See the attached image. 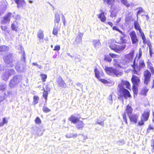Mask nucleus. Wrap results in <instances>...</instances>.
Wrapping results in <instances>:
<instances>
[{"label":"nucleus","instance_id":"nucleus-12","mask_svg":"<svg viewBox=\"0 0 154 154\" xmlns=\"http://www.w3.org/2000/svg\"><path fill=\"white\" fill-rule=\"evenodd\" d=\"M37 37L39 39V42H42L43 41L44 38V34L43 31L42 29H40L37 33Z\"/></svg>","mask_w":154,"mask_h":154},{"label":"nucleus","instance_id":"nucleus-3","mask_svg":"<svg viewBox=\"0 0 154 154\" xmlns=\"http://www.w3.org/2000/svg\"><path fill=\"white\" fill-rule=\"evenodd\" d=\"M4 61L7 64L8 67H13L15 64V61L13 59V57L11 54H8L4 58Z\"/></svg>","mask_w":154,"mask_h":154},{"label":"nucleus","instance_id":"nucleus-55","mask_svg":"<svg viewBox=\"0 0 154 154\" xmlns=\"http://www.w3.org/2000/svg\"><path fill=\"white\" fill-rule=\"evenodd\" d=\"M120 40L122 43H125L126 42V40L124 38V37H121L120 38Z\"/></svg>","mask_w":154,"mask_h":154},{"label":"nucleus","instance_id":"nucleus-54","mask_svg":"<svg viewBox=\"0 0 154 154\" xmlns=\"http://www.w3.org/2000/svg\"><path fill=\"white\" fill-rule=\"evenodd\" d=\"M1 28L2 30L5 31H6L7 29V27L6 26H1Z\"/></svg>","mask_w":154,"mask_h":154},{"label":"nucleus","instance_id":"nucleus-37","mask_svg":"<svg viewBox=\"0 0 154 154\" xmlns=\"http://www.w3.org/2000/svg\"><path fill=\"white\" fill-rule=\"evenodd\" d=\"M122 4L126 6L127 7H129L130 5L128 3V2L127 0H121Z\"/></svg>","mask_w":154,"mask_h":154},{"label":"nucleus","instance_id":"nucleus-19","mask_svg":"<svg viewBox=\"0 0 154 154\" xmlns=\"http://www.w3.org/2000/svg\"><path fill=\"white\" fill-rule=\"evenodd\" d=\"M129 117L131 122H133L135 123L137 122L138 118V116L137 115H133Z\"/></svg>","mask_w":154,"mask_h":154},{"label":"nucleus","instance_id":"nucleus-52","mask_svg":"<svg viewBox=\"0 0 154 154\" xmlns=\"http://www.w3.org/2000/svg\"><path fill=\"white\" fill-rule=\"evenodd\" d=\"M137 85H133V92H134V93H137Z\"/></svg>","mask_w":154,"mask_h":154},{"label":"nucleus","instance_id":"nucleus-63","mask_svg":"<svg viewBox=\"0 0 154 154\" xmlns=\"http://www.w3.org/2000/svg\"><path fill=\"white\" fill-rule=\"evenodd\" d=\"M46 91H47V92L49 91H50V89L48 87V85H47L46 86Z\"/></svg>","mask_w":154,"mask_h":154},{"label":"nucleus","instance_id":"nucleus-26","mask_svg":"<svg viewBox=\"0 0 154 154\" xmlns=\"http://www.w3.org/2000/svg\"><path fill=\"white\" fill-rule=\"evenodd\" d=\"M6 72L10 77L11 75L15 74V71L13 69H9L6 70Z\"/></svg>","mask_w":154,"mask_h":154},{"label":"nucleus","instance_id":"nucleus-13","mask_svg":"<svg viewBox=\"0 0 154 154\" xmlns=\"http://www.w3.org/2000/svg\"><path fill=\"white\" fill-rule=\"evenodd\" d=\"M17 5L18 8L23 7L26 5L25 2L24 0H14Z\"/></svg>","mask_w":154,"mask_h":154},{"label":"nucleus","instance_id":"nucleus-22","mask_svg":"<svg viewBox=\"0 0 154 154\" xmlns=\"http://www.w3.org/2000/svg\"><path fill=\"white\" fill-rule=\"evenodd\" d=\"M69 120L74 124L77 123L79 121V119L78 118L72 116L69 118Z\"/></svg>","mask_w":154,"mask_h":154},{"label":"nucleus","instance_id":"nucleus-56","mask_svg":"<svg viewBox=\"0 0 154 154\" xmlns=\"http://www.w3.org/2000/svg\"><path fill=\"white\" fill-rule=\"evenodd\" d=\"M109 100V102L110 104H112V96L110 95L108 97Z\"/></svg>","mask_w":154,"mask_h":154},{"label":"nucleus","instance_id":"nucleus-31","mask_svg":"<svg viewBox=\"0 0 154 154\" xmlns=\"http://www.w3.org/2000/svg\"><path fill=\"white\" fill-rule=\"evenodd\" d=\"M95 77L98 79H99L100 77V72L97 70V68L95 69L94 70Z\"/></svg>","mask_w":154,"mask_h":154},{"label":"nucleus","instance_id":"nucleus-21","mask_svg":"<svg viewBox=\"0 0 154 154\" xmlns=\"http://www.w3.org/2000/svg\"><path fill=\"white\" fill-rule=\"evenodd\" d=\"M126 47L125 45L117 46V52L119 53L124 50Z\"/></svg>","mask_w":154,"mask_h":154},{"label":"nucleus","instance_id":"nucleus-7","mask_svg":"<svg viewBox=\"0 0 154 154\" xmlns=\"http://www.w3.org/2000/svg\"><path fill=\"white\" fill-rule=\"evenodd\" d=\"M25 64H20L18 63L15 66V69L19 72H22L26 70Z\"/></svg>","mask_w":154,"mask_h":154},{"label":"nucleus","instance_id":"nucleus-20","mask_svg":"<svg viewBox=\"0 0 154 154\" xmlns=\"http://www.w3.org/2000/svg\"><path fill=\"white\" fill-rule=\"evenodd\" d=\"M98 17L100 19V20L102 22H104L106 19L104 15V12H102L100 14L98 15Z\"/></svg>","mask_w":154,"mask_h":154},{"label":"nucleus","instance_id":"nucleus-28","mask_svg":"<svg viewBox=\"0 0 154 154\" xmlns=\"http://www.w3.org/2000/svg\"><path fill=\"white\" fill-rule=\"evenodd\" d=\"M140 36H141L143 40V43L144 44H145L146 42V38L145 37V35L143 32L142 31L140 32Z\"/></svg>","mask_w":154,"mask_h":154},{"label":"nucleus","instance_id":"nucleus-25","mask_svg":"<svg viewBox=\"0 0 154 154\" xmlns=\"http://www.w3.org/2000/svg\"><path fill=\"white\" fill-rule=\"evenodd\" d=\"M9 47L5 45L0 46V52L2 51H7L9 49Z\"/></svg>","mask_w":154,"mask_h":154},{"label":"nucleus","instance_id":"nucleus-38","mask_svg":"<svg viewBox=\"0 0 154 154\" xmlns=\"http://www.w3.org/2000/svg\"><path fill=\"white\" fill-rule=\"evenodd\" d=\"M139 65L140 68H144L145 66L144 61L143 60H140L139 61Z\"/></svg>","mask_w":154,"mask_h":154},{"label":"nucleus","instance_id":"nucleus-45","mask_svg":"<svg viewBox=\"0 0 154 154\" xmlns=\"http://www.w3.org/2000/svg\"><path fill=\"white\" fill-rule=\"evenodd\" d=\"M105 60L109 62H111L112 61V59L110 58V57L109 56H106L104 59Z\"/></svg>","mask_w":154,"mask_h":154},{"label":"nucleus","instance_id":"nucleus-44","mask_svg":"<svg viewBox=\"0 0 154 154\" xmlns=\"http://www.w3.org/2000/svg\"><path fill=\"white\" fill-rule=\"evenodd\" d=\"M41 77L42 78V80L43 82H44L45 81V79H47V76L45 74H41Z\"/></svg>","mask_w":154,"mask_h":154},{"label":"nucleus","instance_id":"nucleus-40","mask_svg":"<svg viewBox=\"0 0 154 154\" xmlns=\"http://www.w3.org/2000/svg\"><path fill=\"white\" fill-rule=\"evenodd\" d=\"M48 96V92L44 89V91L43 92V96L45 98V102H46L47 100V97Z\"/></svg>","mask_w":154,"mask_h":154},{"label":"nucleus","instance_id":"nucleus-48","mask_svg":"<svg viewBox=\"0 0 154 154\" xmlns=\"http://www.w3.org/2000/svg\"><path fill=\"white\" fill-rule=\"evenodd\" d=\"M135 61L134 60L133 64L132 65V66L133 67V69H134L135 70L134 73L135 74H136L138 75H139V74L138 73V72L137 71H136L135 69Z\"/></svg>","mask_w":154,"mask_h":154},{"label":"nucleus","instance_id":"nucleus-16","mask_svg":"<svg viewBox=\"0 0 154 154\" xmlns=\"http://www.w3.org/2000/svg\"><path fill=\"white\" fill-rule=\"evenodd\" d=\"M77 123L76 125L77 128L79 130H82L85 125L84 123L82 121L79 120Z\"/></svg>","mask_w":154,"mask_h":154},{"label":"nucleus","instance_id":"nucleus-60","mask_svg":"<svg viewBox=\"0 0 154 154\" xmlns=\"http://www.w3.org/2000/svg\"><path fill=\"white\" fill-rule=\"evenodd\" d=\"M3 123L4 124H7L8 122V121L7 120H6L5 118H4L3 119Z\"/></svg>","mask_w":154,"mask_h":154},{"label":"nucleus","instance_id":"nucleus-2","mask_svg":"<svg viewBox=\"0 0 154 154\" xmlns=\"http://www.w3.org/2000/svg\"><path fill=\"white\" fill-rule=\"evenodd\" d=\"M104 69L107 74L110 75H115L118 77L122 75L121 73L119 72L116 69L112 67H106Z\"/></svg>","mask_w":154,"mask_h":154},{"label":"nucleus","instance_id":"nucleus-23","mask_svg":"<svg viewBox=\"0 0 154 154\" xmlns=\"http://www.w3.org/2000/svg\"><path fill=\"white\" fill-rule=\"evenodd\" d=\"M83 35V33L79 32L78 33L77 36L76 38L75 41L79 43L81 42L82 40V38Z\"/></svg>","mask_w":154,"mask_h":154},{"label":"nucleus","instance_id":"nucleus-59","mask_svg":"<svg viewBox=\"0 0 154 154\" xmlns=\"http://www.w3.org/2000/svg\"><path fill=\"white\" fill-rule=\"evenodd\" d=\"M62 21H63V23L65 25V17L63 14H62Z\"/></svg>","mask_w":154,"mask_h":154},{"label":"nucleus","instance_id":"nucleus-46","mask_svg":"<svg viewBox=\"0 0 154 154\" xmlns=\"http://www.w3.org/2000/svg\"><path fill=\"white\" fill-rule=\"evenodd\" d=\"M35 121V123L37 124H40L41 122V120L38 117L36 118Z\"/></svg>","mask_w":154,"mask_h":154},{"label":"nucleus","instance_id":"nucleus-32","mask_svg":"<svg viewBox=\"0 0 154 154\" xmlns=\"http://www.w3.org/2000/svg\"><path fill=\"white\" fill-rule=\"evenodd\" d=\"M17 23L15 21L12 24L11 26L12 30L16 31L17 30Z\"/></svg>","mask_w":154,"mask_h":154},{"label":"nucleus","instance_id":"nucleus-9","mask_svg":"<svg viewBox=\"0 0 154 154\" xmlns=\"http://www.w3.org/2000/svg\"><path fill=\"white\" fill-rule=\"evenodd\" d=\"M132 112V109L131 107L129 106H128L126 109L125 112L123 115V120L127 124H128V122L126 119V114H127L128 116H130V115L131 114Z\"/></svg>","mask_w":154,"mask_h":154},{"label":"nucleus","instance_id":"nucleus-62","mask_svg":"<svg viewBox=\"0 0 154 154\" xmlns=\"http://www.w3.org/2000/svg\"><path fill=\"white\" fill-rule=\"evenodd\" d=\"M98 124L102 126H104V124L103 122H98Z\"/></svg>","mask_w":154,"mask_h":154},{"label":"nucleus","instance_id":"nucleus-11","mask_svg":"<svg viewBox=\"0 0 154 154\" xmlns=\"http://www.w3.org/2000/svg\"><path fill=\"white\" fill-rule=\"evenodd\" d=\"M22 76L21 75H16L14 76L12 80H13L16 84H18L20 83L22 79Z\"/></svg>","mask_w":154,"mask_h":154},{"label":"nucleus","instance_id":"nucleus-29","mask_svg":"<svg viewBox=\"0 0 154 154\" xmlns=\"http://www.w3.org/2000/svg\"><path fill=\"white\" fill-rule=\"evenodd\" d=\"M9 77L10 76L6 72L3 74L2 78L4 80L6 81L8 79Z\"/></svg>","mask_w":154,"mask_h":154},{"label":"nucleus","instance_id":"nucleus-51","mask_svg":"<svg viewBox=\"0 0 154 154\" xmlns=\"http://www.w3.org/2000/svg\"><path fill=\"white\" fill-rule=\"evenodd\" d=\"M32 65L33 66H36L37 67H38L39 69H41L42 68V66L41 65H39L36 63H33Z\"/></svg>","mask_w":154,"mask_h":154},{"label":"nucleus","instance_id":"nucleus-18","mask_svg":"<svg viewBox=\"0 0 154 154\" xmlns=\"http://www.w3.org/2000/svg\"><path fill=\"white\" fill-rule=\"evenodd\" d=\"M134 28L136 30L139 31L140 32L142 31L140 24L137 20L134 21Z\"/></svg>","mask_w":154,"mask_h":154},{"label":"nucleus","instance_id":"nucleus-36","mask_svg":"<svg viewBox=\"0 0 154 154\" xmlns=\"http://www.w3.org/2000/svg\"><path fill=\"white\" fill-rule=\"evenodd\" d=\"M39 99V97L38 96H34L33 104L34 105H35L38 103Z\"/></svg>","mask_w":154,"mask_h":154},{"label":"nucleus","instance_id":"nucleus-14","mask_svg":"<svg viewBox=\"0 0 154 154\" xmlns=\"http://www.w3.org/2000/svg\"><path fill=\"white\" fill-rule=\"evenodd\" d=\"M131 81L133 85H137L138 83L140 82V79L138 77L135 75H133L131 78Z\"/></svg>","mask_w":154,"mask_h":154},{"label":"nucleus","instance_id":"nucleus-49","mask_svg":"<svg viewBox=\"0 0 154 154\" xmlns=\"http://www.w3.org/2000/svg\"><path fill=\"white\" fill-rule=\"evenodd\" d=\"M117 45L115 46L111 45L110 46V47L111 49L117 52Z\"/></svg>","mask_w":154,"mask_h":154},{"label":"nucleus","instance_id":"nucleus-43","mask_svg":"<svg viewBox=\"0 0 154 154\" xmlns=\"http://www.w3.org/2000/svg\"><path fill=\"white\" fill-rule=\"evenodd\" d=\"M112 29L113 30H116V31H118L119 32H120L122 35H124V34L123 33L122 31H121L119 30L118 29V27L117 26H113V27L112 28Z\"/></svg>","mask_w":154,"mask_h":154},{"label":"nucleus","instance_id":"nucleus-41","mask_svg":"<svg viewBox=\"0 0 154 154\" xmlns=\"http://www.w3.org/2000/svg\"><path fill=\"white\" fill-rule=\"evenodd\" d=\"M42 109L44 112H50L51 110L48 109L46 106H44L42 108Z\"/></svg>","mask_w":154,"mask_h":154},{"label":"nucleus","instance_id":"nucleus-57","mask_svg":"<svg viewBox=\"0 0 154 154\" xmlns=\"http://www.w3.org/2000/svg\"><path fill=\"white\" fill-rule=\"evenodd\" d=\"M25 53L24 51H23V56H22V57H23V59H22V60L24 62H25Z\"/></svg>","mask_w":154,"mask_h":154},{"label":"nucleus","instance_id":"nucleus-34","mask_svg":"<svg viewBox=\"0 0 154 154\" xmlns=\"http://www.w3.org/2000/svg\"><path fill=\"white\" fill-rule=\"evenodd\" d=\"M77 136V134L76 133L74 134L72 133L69 134H66L65 136L67 138H71V137H75Z\"/></svg>","mask_w":154,"mask_h":154},{"label":"nucleus","instance_id":"nucleus-10","mask_svg":"<svg viewBox=\"0 0 154 154\" xmlns=\"http://www.w3.org/2000/svg\"><path fill=\"white\" fill-rule=\"evenodd\" d=\"M12 15V14L11 13L9 12L1 20V24H4L9 23L10 21L11 17L13 16Z\"/></svg>","mask_w":154,"mask_h":154},{"label":"nucleus","instance_id":"nucleus-58","mask_svg":"<svg viewBox=\"0 0 154 154\" xmlns=\"http://www.w3.org/2000/svg\"><path fill=\"white\" fill-rule=\"evenodd\" d=\"M149 52L150 55V57H152V49L151 48V47L150 46H149Z\"/></svg>","mask_w":154,"mask_h":154},{"label":"nucleus","instance_id":"nucleus-35","mask_svg":"<svg viewBox=\"0 0 154 154\" xmlns=\"http://www.w3.org/2000/svg\"><path fill=\"white\" fill-rule=\"evenodd\" d=\"M37 134L39 136H41L43 134L44 130L42 128H39L37 129Z\"/></svg>","mask_w":154,"mask_h":154},{"label":"nucleus","instance_id":"nucleus-17","mask_svg":"<svg viewBox=\"0 0 154 154\" xmlns=\"http://www.w3.org/2000/svg\"><path fill=\"white\" fill-rule=\"evenodd\" d=\"M94 48L97 49L101 45L100 43L99 40H94L92 42Z\"/></svg>","mask_w":154,"mask_h":154},{"label":"nucleus","instance_id":"nucleus-1","mask_svg":"<svg viewBox=\"0 0 154 154\" xmlns=\"http://www.w3.org/2000/svg\"><path fill=\"white\" fill-rule=\"evenodd\" d=\"M120 93V96L124 97L125 99L131 97L130 92L128 90L125 88V87L129 89L130 88V84L127 81H122L120 84L119 85Z\"/></svg>","mask_w":154,"mask_h":154},{"label":"nucleus","instance_id":"nucleus-30","mask_svg":"<svg viewBox=\"0 0 154 154\" xmlns=\"http://www.w3.org/2000/svg\"><path fill=\"white\" fill-rule=\"evenodd\" d=\"M60 15L58 14H56L55 15L54 23H58L60 22Z\"/></svg>","mask_w":154,"mask_h":154},{"label":"nucleus","instance_id":"nucleus-4","mask_svg":"<svg viewBox=\"0 0 154 154\" xmlns=\"http://www.w3.org/2000/svg\"><path fill=\"white\" fill-rule=\"evenodd\" d=\"M149 112L150 110L148 109H147L145 111L144 113L142 114L141 120L138 122L139 125H142L144 124L143 120L146 121L148 119L149 115Z\"/></svg>","mask_w":154,"mask_h":154},{"label":"nucleus","instance_id":"nucleus-5","mask_svg":"<svg viewBox=\"0 0 154 154\" xmlns=\"http://www.w3.org/2000/svg\"><path fill=\"white\" fill-rule=\"evenodd\" d=\"M151 76V73L148 70L145 71L144 73V83L146 85H147L149 82L150 81V78Z\"/></svg>","mask_w":154,"mask_h":154},{"label":"nucleus","instance_id":"nucleus-8","mask_svg":"<svg viewBox=\"0 0 154 154\" xmlns=\"http://www.w3.org/2000/svg\"><path fill=\"white\" fill-rule=\"evenodd\" d=\"M134 54V51L133 50L128 54L125 55V59L123 61L125 64L129 63L131 61L133 58Z\"/></svg>","mask_w":154,"mask_h":154},{"label":"nucleus","instance_id":"nucleus-6","mask_svg":"<svg viewBox=\"0 0 154 154\" xmlns=\"http://www.w3.org/2000/svg\"><path fill=\"white\" fill-rule=\"evenodd\" d=\"M129 35L131 38L132 44H135L138 42V39L136 33L133 30L130 32Z\"/></svg>","mask_w":154,"mask_h":154},{"label":"nucleus","instance_id":"nucleus-61","mask_svg":"<svg viewBox=\"0 0 154 154\" xmlns=\"http://www.w3.org/2000/svg\"><path fill=\"white\" fill-rule=\"evenodd\" d=\"M82 137V138L84 140H85L87 138V136H86L84 135L83 134H80Z\"/></svg>","mask_w":154,"mask_h":154},{"label":"nucleus","instance_id":"nucleus-53","mask_svg":"<svg viewBox=\"0 0 154 154\" xmlns=\"http://www.w3.org/2000/svg\"><path fill=\"white\" fill-rule=\"evenodd\" d=\"M99 80L101 82H102V83L104 84H106L108 82L106 80L104 79L100 78Z\"/></svg>","mask_w":154,"mask_h":154},{"label":"nucleus","instance_id":"nucleus-64","mask_svg":"<svg viewBox=\"0 0 154 154\" xmlns=\"http://www.w3.org/2000/svg\"><path fill=\"white\" fill-rule=\"evenodd\" d=\"M153 128L151 126H149V128L147 129V131L149 132L150 130H153Z\"/></svg>","mask_w":154,"mask_h":154},{"label":"nucleus","instance_id":"nucleus-27","mask_svg":"<svg viewBox=\"0 0 154 154\" xmlns=\"http://www.w3.org/2000/svg\"><path fill=\"white\" fill-rule=\"evenodd\" d=\"M59 30V28H58L57 26H54L53 30V34L55 36H57Z\"/></svg>","mask_w":154,"mask_h":154},{"label":"nucleus","instance_id":"nucleus-33","mask_svg":"<svg viewBox=\"0 0 154 154\" xmlns=\"http://www.w3.org/2000/svg\"><path fill=\"white\" fill-rule=\"evenodd\" d=\"M7 85L5 84H0V91H4L6 89Z\"/></svg>","mask_w":154,"mask_h":154},{"label":"nucleus","instance_id":"nucleus-39","mask_svg":"<svg viewBox=\"0 0 154 154\" xmlns=\"http://www.w3.org/2000/svg\"><path fill=\"white\" fill-rule=\"evenodd\" d=\"M148 90V89L146 87H145L141 91V94L146 95Z\"/></svg>","mask_w":154,"mask_h":154},{"label":"nucleus","instance_id":"nucleus-42","mask_svg":"<svg viewBox=\"0 0 154 154\" xmlns=\"http://www.w3.org/2000/svg\"><path fill=\"white\" fill-rule=\"evenodd\" d=\"M104 1L108 5H110L113 4L114 0H104Z\"/></svg>","mask_w":154,"mask_h":154},{"label":"nucleus","instance_id":"nucleus-15","mask_svg":"<svg viewBox=\"0 0 154 154\" xmlns=\"http://www.w3.org/2000/svg\"><path fill=\"white\" fill-rule=\"evenodd\" d=\"M57 82L60 87L63 88H65L66 87V84L62 78H59L57 81Z\"/></svg>","mask_w":154,"mask_h":154},{"label":"nucleus","instance_id":"nucleus-50","mask_svg":"<svg viewBox=\"0 0 154 154\" xmlns=\"http://www.w3.org/2000/svg\"><path fill=\"white\" fill-rule=\"evenodd\" d=\"M60 49V46L59 45H57L54 47V48L53 49L54 51H58Z\"/></svg>","mask_w":154,"mask_h":154},{"label":"nucleus","instance_id":"nucleus-24","mask_svg":"<svg viewBox=\"0 0 154 154\" xmlns=\"http://www.w3.org/2000/svg\"><path fill=\"white\" fill-rule=\"evenodd\" d=\"M18 84H16L13 80H11L9 83V85L11 88H13L17 85Z\"/></svg>","mask_w":154,"mask_h":154},{"label":"nucleus","instance_id":"nucleus-47","mask_svg":"<svg viewBox=\"0 0 154 154\" xmlns=\"http://www.w3.org/2000/svg\"><path fill=\"white\" fill-rule=\"evenodd\" d=\"M109 55V56L112 58H118L119 57V56L118 55L110 53Z\"/></svg>","mask_w":154,"mask_h":154}]
</instances>
